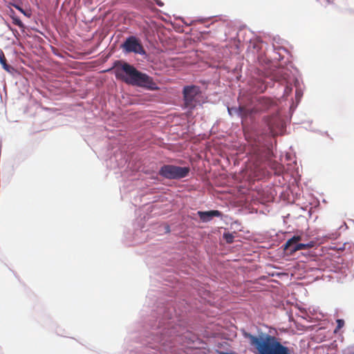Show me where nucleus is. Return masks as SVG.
<instances>
[{
	"label": "nucleus",
	"mask_w": 354,
	"mask_h": 354,
	"mask_svg": "<svg viewBox=\"0 0 354 354\" xmlns=\"http://www.w3.org/2000/svg\"><path fill=\"white\" fill-rule=\"evenodd\" d=\"M115 67L114 73L118 80L133 86L145 87L150 90L157 89L153 79L147 74L138 71L133 65L118 61L115 63Z\"/></svg>",
	"instance_id": "obj_1"
},
{
	"label": "nucleus",
	"mask_w": 354,
	"mask_h": 354,
	"mask_svg": "<svg viewBox=\"0 0 354 354\" xmlns=\"http://www.w3.org/2000/svg\"><path fill=\"white\" fill-rule=\"evenodd\" d=\"M244 336L250 339V344L255 346L260 354H290L288 348L274 336L266 335L258 337L247 333Z\"/></svg>",
	"instance_id": "obj_2"
},
{
	"label": "nucleus",
	"mask_w": 354,
	"mask_h": 354,
	"mask_svg": "<svg viewBox=\"0 0 354 354\" xmlns=\"http://www.w3.org/2000/svg\"><path fill=\"white\" fill-rule=\"evenodd\" d=\"M189 171L188 167L167 165L160 168L159 174L167 179H180L186 177Z\"/></svg>",
	"instance_id": "obj_3"
},
{
	"label": "nucleus",
	"mask_w": 354,
	"mask_h": 354,
	"mask_svg": "<svg viewBox=\"0 0 354 354\" xmlns=\"http://www.w3.org/2000/svg\"><path fill=\"white\" fill-rule=\"evenodd\" d=\"M201 95L199 87L196 86H187L183 88V98L185 107L189 110L194 109L200 102L198 98Z\"/></svg>",
	"instance_id": "obj_4"
},
{
	"label": "nucleus",
	"mask_w": 354,
	"mask_h": 354,
	"mask_svg": "<svg viewBox=\"0 0 354 354\" xmlns=\"http://www.w3.org/2000/svg\"><path fill=\"white\" fill-rule=\"evenodd\" d=\"M301 240V236H294L291 239H288L286 243L283 245V250L288 251L290 254L301 250L312 248L315 246V242L313 241H310L308 243H297Z\"/></svg>",
	"instance_id": "obj_5"
},
{
	"label": "nucleus",
	"mask_w": 354,
	"mask_h": 354,
	"mask_svg": "<svg viewBox=\"0 0 354 354\" xmlns=\"http://www.w3.org/2000/svg\"><path fill=\"white\" fill-rule=\"evenodd\" d=\"M122 48L127 53H134L140 55L145 54V50L140 41L134 36L127 38L122 44Z\"/></svg>",
	"instance_id": "obj_6"
},
{
	"label": "nucleus",
	"mask_w": 354,
	"mask_h": 354,
	"mask_svg": "<svg viewBox=\"0 0 354 354\" xmlns=\"http://www.w3.org/2000/svg\"><path fill=\"white\" fill-rule=\"evenodd\" d=\"M198 215L203 222H209L214 216H221L222 214L218 210H211L207 212L199 211L198 212Z\"/></svg>",
	"instance_id": "obj_7"
},
{
	"label": "nucleus",
	"mask_w": 354,
	"mask_h": 354,
	"mask_svg": "<svg viewBox=\"0 0 354 354\" xmlns=\"http://www.w3.org/2000/svg\"><path fill=\"white\" fill-rule=\"evenodd\" d=\"M0 64L2 65L3 69L6 71H10V66L7 64L4 53L1 50H0Z\"/></svg>",
	"instance_id": "obj_8"
},
{
	"label": "nucleus",
	"mask_w": 354,
	"mask_h": 354,
	"mask_svg": "<svg viewBox=\"0 0 354 354\" xmlns=\"http://www.w3.org/2000/svg\"><path fill=\"white\" fill-rule=\"evenodd\" d=\"M11 18H12V22L15 25L18 26L20 28H24V25L23 22L21 21V19L19 17H17L15 15H12Z\"/></svg>",
	"instance_id": "obj_9"
},
{
	"label": "nucleus",
	"mask_w": 354,
	"mask_h": 354,
	"mask_svg": "<svg viewBox=\"0 0 354 354\" xmlns=\"http://www.w3.org/2000/svg\"><path fill=\"white\" fill-rule=\"evenodd\" d=\"M344 325V321L343 319H337V327L335 330V332L336 333L337 330L341 329Z\"/></svg>",
	"instance_id": "obj_10"
},
{
	"label": "nucleus",
	"mask_w": 354,
	"mask_h": 354,
	"mask_svg": "<svg viewBox=\"0 0 354 354\" xmlns=\"http://www.w3.org/2000/svg\"><path fill=\"white\" fill-rule=\"evenodd\" d=\"M224 236L227 243H232L234 239V236L231 234H224Z\"/></svg>",
	"instance_id": "obj_11"
},
{
	"label": "nucleus",
	"mask_w": 354,
	"mask_h": 354,
	"mask_svg": "<svg viewBox=\"0 0 354 354\" xmlns=\"http://www.w3.org/2000/svg\"><path fill=\"white\" fill-rule=\"evenodd\" d=\"M235 111H236L238 113V114L243 117V115H245V112H244V108L242 107V106H239V108L238 109V110H235Z\"/></svg>",
	"instance_id": "obj_12"
},
{
	"label": "nucleus",
	"mask_w": 354,
	"mask_h": 354,
	"mask_svg": "<svg viewBox=\"0 0 354 354\" xmlns=\"http://www.w3.org/2000/svg\"><path fill=\"white\" fill-rule=\"evenodd\" d=\"M15 7L19 10L21 13H23L24 15L26 16H30V15H27L26 12L24 11V10L23 8H21L20 6H15Z\"/></svg>",
	"instance_id": "obj_13"
},
{
	"label": "nucleus",
	"mask_w": 354,
	"mask_h": 354,
	"mask_svg": "<svg viewBox=\"0 0 354 354\" xmlns=\"http://www.w3.org/2000/svg\"><path fill=\"white\" fill-rule=\"evenodd\" d=\"M283 80H286V77L283 75H282V78L281 79V78L276 79V81L281 82Z\"/></svg>",
	"instance_id": "obj_14"
},
{
	"label": "nucleus",
	"mask_w": 354,
	"mask_h": 354,
	"mask_svg": "<svg viewBox=\"0 0 354 354\" xmlns=\"http://www.w3.org/2000/svg\"><path fill=\"white\" fill-rule=\"evenodd\" d=\"M156 3H157V5H158L159 6H162L163 5V3L159 0H157Z\"/></svg>",
	"instance_id": "obj_15"
},
{
	"label": "nucleus",
	"mask_w": 354,
	"mask_h": 354,
	"mask_svg": "<svg viewBox=\"0 0 354 354\" xmlns=\"http://www.w3.org/2000/svg\"><path fill=\"white\" fill-rule=\"evenodd\" d=\"M228 111H229V113H230V115H232V109H230V108H228Z\"/></svg>",
	"instance_id": "obj_16"
},
{
	"label": "nucleus",
	"mask_w": 354,
	"mask_h": 354,
	"mask_svg": "<svg viewBox=\"0 0 354 354\" xmlns=\"http://www.w3.org/2000/svg\"><path fill=\"white\" fill-rule=\"evenodd\" d=\"M279 73H280L282 75V71H279Z\"/></svg>",
	"instance_id": "obj_17"
}]
</instances>
